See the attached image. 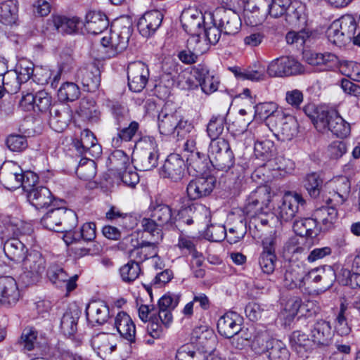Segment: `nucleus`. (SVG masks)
<instances>
[{
  "instance_id": "nucleus-1",
  "label": "nucleus",
  "mask_w": 360,
  "mask_h": 360,
  "mask_svg": "<svg viewBox=\"0 0 360 360\" xmlns=\"http://www.w3.org/2000/svg\"><path fill=\"white\" fill-rule=\"evenodd\" d=\"M210 12L202 13L195 8L184 9L180 16V20L185 32L188 34L187 45H193L200 42V34L204 27L209 22L208 14Z\"/></svg>"
},
{
  "instance_id": "nucleus-2",
  "label": "nucleus",
  "mask_w": 360,
  "mask_h": 360,
  "mask_svg": "<svg viewBox=\"0 0 360 360\" xmlns=\"http://www.w3.org/2000/svg\"><path fill=\"white\" fill-rule=\"evenodd\" d=\"M158 120L159 131L164 136L173 135L174 137L183 138L193 128L176 112H168L166 108L160 112Z\"/></svg>"
},
{
  "instance_id": "nucleus-3",
  "label": "nucleus",
  "mask_w": 360,
  "mask_h": 360,
  "mask_svg": "<svg viewBox=\"0 0 360 360\" xmlns=\"http://www.w3.org/2000/svg\"><path fill=\"white\" fill-rule=\"evenodd\" d=\"M356 29V22L352 15H345L334 21L327 30L328 41L333 45L345 43V39H351Z\"/></svg>"
},
{
  "instance_id": "nucleus-4",
  "label": "nucleus",
  "mask_w": 360,
  "mask_h": 360,
  "mask_svg": "<svg viewBox=\"0 0 360 360\" xmlns=\"http://www.w3.org/2000/svg\"><path fill=\"white\" fill-rule=\"evenodd\" d=\"M22 273L20 279L29 285L37 282L45 270V259L38 251H31L21 260Z\"/></svg>"
},
{
  "instance_id": "nucleus-5",
  "label": "nucleus",
  "mask_w": 360,
  "mask_h": 360,
  "mask_svg": "<svg viewBox=\"0 0 360 360\" xmlns=\"http://www.w3.org/2000/svg\"><path fill=\"white\" fill-rule=\"evenodd\" d=\"M110 162L118 172L122 183L130 188H134L139 182V176L131 165L129 157L122 150H115L109 157Z\"/></svg>"
},
{
  "instance_id": "nucleus-6",
  "label": "nucleus",
  "mask_w": 360,
  "mask_h": 360,
  "mask_svg": "<svg viewBox=\"0 0 360 360\" xmlns=\"http://www.w3.org/2000/svg\"><path fill=\"white\" fill-rule=\"evenodd\" d=\"M304 70L302 64L295 58L281 56L269 64L266 72L270 77H285L301 75Z\"/></svg>"
},
{
  "instance_id": "nucleus-7",
  "label": "nucleus",
  "mask_w": 360,
  "mask_h": 360,
  "mask_svg": "<svg viewBox=\"0 0 360 360\" xmlns=\"http://www.w3.org/2000/svg\"><path fill=\"white\" fill-rule=\"evenodd\" d=\"M252 347L258 352H268L269 360H289L290 352L285 344L275 339H268L265 335L256 337L252 342Z\"/></svg>"
},
{
  "instance_id": "nucleus-8",
  "label": "nucleus",
  "mask_w": 360,
  "mask_h": 360,
  "mask_svg": "<svg viewBox=\"0 0 360 360\" xmlns=\"http://www.w3.org/2000/svg\"><path fill=\"white\" fill-rule=\"evenodd\" d=\"M207 15L211 24L218 25L222 30L224 37L237 33L241 25L238 15L223 7L216 8Z\"/></svg>"
},
{
  "instance_id": "nucleus-9",
  "label": "nucleus",
  "mask_w": 360,
  "mask_h": 360,
  "mask_svg": "<svg viewBox=\"0 0 360 360\" xmlns=\"http://www.w3.org/2000/svg\"><path fill=\"white\" fill-rule=\"evenodd\" d=\"M270 189L266 186L258 187L250 193L243 207V213L248 217H257L265 213V209L271 201Z\"/></svg>"
},
{
  "instance_id": "nucleus-10",
  "label": "nucleus",
  "mask_w": 360,
  "mask_h": 360,
  "mask_svg": "<svg viewBox=\"0 0 360 360\" xmlns=\"http://www.w3.org/2000/svg\"><path fill=\"white\" fill-rule=\"evenodd\" d=\"M306 203L302 196L297 193L287 192L275 208L276 216L281 221H290Z\"/></svg>"
},
{
  "instance_id": "nucleus-11",
  "label": "nucleus",
  "mask_w": 360,
  "mask_h": 360,
  "mask_svg": "<svg viewBox=\"0 0 360 360\" xmlns=\"http://www.w3.org/2000/svg\"><path fill=\"white\" fill-rule=\"evenodd\" d=\"M141 152L138 157V165L141 170L149 171L156 167L158 162V144L153 136H144L137 143Z\"/></svg>"
},
{
  "instance_id": "nucleus-12",
  "label": "nucleus",
  "mask_w": 360,
  "mask_h": 360,
  "mask_svg": "<svg viewBox=\"0 0 360 360\" xmlns=\"http://www.w3.org/2000/svg\"><path fill=\"white\" fill-rule=\"evenodd\" d=\"M274 131H271L278 139L283 141H290L297 134V122L295 117L283 111L276 115Z\"/></svg>"
},
{
  "instance_id": "nucleus-13",
  "label": "nucleus",
  "mask_w": 360,
  "mask_h": 360,
  "mask_svg": "<svg viewBox=\"0 0 360 360\" xmlns=\"http://www.w3.org/2000/svg\"><path fill=\"white\" fill-rule=\"evenodd\" d=\"M327 188L330 196L326 202L339 205L343 204L347 199L350 193L351 184L347 176H338L327 183Z\"/></svg>"
},
{
  "instance_id": "nucleus-14",
  "label": "nucleus",
  "mask_w": 360,
  "mask_h": 360,
  "mask_svg": "<svg viewBox=\"0 0 360 360\" xmlns=\"http://www.w3.org/2000/svg\"><path fill=\"white\" fill-rule=\"evenodd\" d=\"M148 77L149 70L145 63L136 61L128 65V86L131 91L141 92L146 86Z\"/></svg>"
},
{
  "instance_id": "nucleus-15",
  "label": "nucleus",
  "mask_w": 360,
  "mask_h": 360,
  "mask_svg": "<svg viewBox=\"0 0 360 360\" xmlns=\"http://www.w3.org/2000/svg\"><path fill=\"white\" fill-rule=\"evenodd\" d=\"M186 174V165L184 159L179 154H170L162 166L161 175L172 181L179 182Z\"/></svg>"
},
{
  "instance_id": "nucleus-16",
  "label": "nucleus",
  "mask_w": 360,
  "mask_h": 360,
  "mask_svg": "<svg viewBox=\"0 0 360 360\" xmlns=\"http://www.w3.org/2000/svg\"><path fill=\"white\" fill-rule=\"evenodd\" d=\"M255 115L261 120H265L266 123L261 124L257 128V132L259 134L263 131H274L275 120L276 115L281 113L283 110L278 109V105L274 102H265L257 104L255 106Z\"/></svg>"
},
{
  "instance_id": "nucleus-17",
  "label": "nucleus",
  "mask_w": 360,
  "mask_h": 360,
  "mask_svg": "<svg viewBox=\"0 0 360 360\" xmlns=\"http://www.w3.org/2000/svg\"><path fill=\"white\" fill-rule=\"evenodd\" d=\"M243 322V317L237 312L230 311L221 316L217 321L219 333L226 338H231L240 332Z\"/></svg>"
},
{
  "instance_id": "nucleus-18",
  "label": "nucleus",
  "mask_w": 360,
  "mask_h": 360,
  "mask_svg": "<svg viewBox=\"0 0 360 360\" xmlns=\"http://www.w3.org/2000/svg\"><path fill=\"white\" fill-rule=\"evenodd\" d=\"M215 180L212 176H199L191 179L187 185L188 198L195 200L209 195L213 191Z\"/></svg>"
},
{
  "instance_id": "nucleus-19",
  "label": "nucleus",
  "mask_w": 360,
  "mask_h": 360,
  "mask_svg": "<svg viewBox=\"0 0 360 360\" xmlns=\"http://www.w3.org/2000/svg\"><path fill=\"white\" fill-rule=\"evenodd\" d=\"M306 269L304 264L300 263H290L285 267L283 275V285L285 288L293 290L304 288V276Z\"/></svg>"
},
{
  "instance_id": "nucleus-20",
  "label": "nucleus",
  "mask_w": 360,
  "mask_h": 360,
  "mask_svg": "<svg viewBox=\"0 0 360 360\" xmlns=\"http://www.w3.org/2000/svg\"><path fill=\"white\" fill-rule=\"evenodd\" d=\"M76 78L86 91H95L100 86L101 71L95 63H89L77 70Z\"/></svg>"
},
{
  "instance_id": "nucleus-21",
  "label": "nucleus",
  "mask_w": 360,
  "mask_h": 360,
  "mask_svg": "<svg viewBox=\"0 0 360 360\" xmlns=\"http://www.w3.org/2000/svg\"><path fill=\"white\" fill-rule=\"evenodd\" d=\"M85 313L89 323L92 326L103 325L111 317L109 306L101 300L89 302L86 307Z\"/></svg>"
},
{
  "instance_id": "nucleus-22",
  "label": "nucleus",
  "mask_w": 360,
  "mask_h": 360,
  "mask_svg": "<svg viewBox=\"0 0 360 360\" xmlns=\"http://www.w3.org/2000/svg\"><path fill=\"white\" fill-rule=\"evenodd\" d=\"M180 299V294L167 292L159 300L158 317L165 328H168L172 323L173 316L172 311L177 307Z\"/></svg>"
},
{
  "instance_id": "nucleus-23",
  "label": "nucleus",
  "mask_w": 360,
  "mask_h": 360,
  "mask_svg": "<svg viewBox=\"0 0 360 360\" xmlns=\"http://www.w3.org/2000/svg\"><path fill=\"white\" fill-rule=\"evenodd\" d=\"M163 19V14L158 10L146 12L139 18L137 27L139 33L144 37L152 36L160 27Z\"/></svg>"
},
{
  "instance_id": "nucleus-24",
  "label": "nucleus",
  "mask_w": 360,
  "mask_h": 360,
  "mask_svg": "<svg viewBox=\"0 0 360 360\" xmlns=\"http://www.w3.org/2000/svg\"><path fill=\"white\" fill-rule=\"evenodd\" d=\"M74 146L81 155L89 154L96 158L102 152L101 146L98 143L96 136L89 129H84L81 132L79 140L75 141Z\"/></svg>"
},
{
  "instance_id": "nucleus-25",
  "label": "nucleus",
  "mask_w": 360,
  "mask_h": 360,
  "mask_svg": "<svg viewBox=\"0 0 360 360\" xmlns=\"http://www.w3.org/2000/svg\"><path fill=\"white\" fill-rule=\"evenodd\" d=\"M326 124L323 128L324 132L326 130L330 131L334 135L340 138L347 137L350 133V126L338 114V111L330 108L327 118L324 120Z\"/></svg>"
},
{
  "instance_id": "nucleus-26",
  "label": "nucleus",
  "mask_w": 360,
  "mask_h": 360,
  "mask_svg": "<svg viewBox=\"0 0 360 360\" xmlns=\"http://www.w3.org/2000/svg\"><path fill=\"white\" fill-rule=\"evenodd\" d=\"M20 291L15 280L10 276L0 278V302L7 306L15 304L20 298Z\"/></svg>"
},
{
  "instance_id": "nucleus-27",
  "label": "nucleus",
  "mask_w": 360,
  "mask_h": 360,
  "mask_svg": "<svg viewBox=\"0 0 360 360\" xmlns=\"http://www.w3.org/2000/svg\"><path fill=\"white\" fill-rule=\"evenodd\" d=\"M49 280L57 288L65 286L68 292L73 290L76 286L77 276L70 278L64 269L58 265L54 264L49 267L47 270Z\"/></svg>"
},
{
  "instance_id": "nucleus-28",
  "label": "nucleus",
  "mask_w": 360,
  "mask_h": 360,
  "mask_svg": "<svg viewBox=\"0 0 360 360\" xmlns=\"http://www.w3.org/2000/svg\"><path fill=\"white\" fill-rule=\"evenodd\" d=\"M310 336L314 345L319 347L328 346L333 338L330 323L323 319L316 321L311 328Z\"/></svg>"
},
{
  "instance_id": "nucleus-29",
  "label": "nucleus",
  "mask_w": 360,
  "mask_h": 360,
  "mask_svg": "<svg viewBox=\"0 0 360 360\" xmlns=\"http://www.w3.org/2000/svg\"><path fill=\"white\" fill-rule=\"evenodd\" d=\"M27 197L30 203L37 210L55 205L53 195L46 186H38L31 188Z\"/></svg>"
},
{
  "instance_id": "nucleus-30",
  "label": "nucleus",
  "mask_w": 360,
  "mask_h": 360,
  "mask_svg": "<svg viewBox=\"0 0 360 360\" xmlns=\"http://www.w3.org/2000/svg\"><path fill=\"white\" fill-rule=\"evenodd\" d=\"M117 338L114 333H98L92 336L91 345L98 354H110L117 347Z\"/></svg>"
},
{
  "instance_id": "nucleus-31",
  "label": "nucleus",
  "mask_w": 360,
  "mask_h": 360,
  "mask_svg": "<svg viewBox=\"0 0 360 360\" xmlns=\"http://www.w3.org/2000/svg\"><path fill=\"white\" fill-rule=\"evenodd\" d=\"M210 217V211L205 205L202 204L195 205L190 207L189 209L181 210L179 212V218L177 221L176 226L175 229H179L183 225H191L193 223V219H202L205 221L209 220Z\"/></svg>"
},
{
  "instance_id": "nucleus-32",
  "label": "nucleus",
  "mask_w": 360,
  "mask_h": 360,
  "mask_svg": "<svg viewBox=\"0 0 360 360\" xmlns=\"http://www.w3.org/2000/svg\"><path fill=\"white\" fill-rule=\"evenodd\" d=\"M323 206L316 209L314 212V217L317 226H320V231H327L333 229L338 221V213L335 205Z\"/></svg>"
},
{
  "instance_id": "nucleus-33",
  "label": "nucleus",
  "mask_w": 360,
  "mask_h": 360,
  "mask_svg": "<svg viewBox=\"0 0 360 360\" xmlns=\"http://www.w3.org/2000/svg\"><path fill=\"white\" fill-rule=\"evenodd\" d=\"M321 37L318 30L305 27L299 31L290 30L285 34V41L288 45H305L314 44Z\"/></svg>"
},
{
  "instance_id": "nucleus-34",
  "label": "nucleus",
  "mask_w": 360,
  "mask_h": 360,
  "mask_svg": "<svg viewBox=\"0 0 360 360\" xmlns=\"http://www.w3.org/2000/svg\"><path fill=\"white\" fill-rule=\"evenodd\" d=\"M114 324L122 338L130 343L135 342L136 326L131 317L126 312H119L115 318Z\"/></svg>"
},
{
  "instance_id": "nucleus-35",
  "label": "nucleus",
  "mask_w": 360,
  "mask_h": 360,
  "mask_svg": "<svg viewBox=\"0 0 360 360\" xmlns=\"http://www.w3.org/2000/svg\"><path fill=\"white\" fill-rule=\"evenodd\" d=\"M49 125L56 132H63L72 119L70 109L64 105L55 106L50 112Z\"/></svg>"
},
{
  "instance_id": "nucleus-36",
  "label": "nucleus",
  "mask_w": 360,
  "mask_h": 360,
  "mask_svg": "<svg viewBox=\"0 0 360 360\" xmlns=\"http://www.w3.org/2000/svg\"><path fill=\"white\" fill-rule=\"evenodd\" d=\"M69 218H76V214L72 210H67L63 207L53 208L49 211L41 219V224L49 230H55L56 226L62 224Z\"/></svg>"
},
{
  "instance_id": "nucleus-37",
  "label": "nucleus",
  "mask_w": 360,
  "mask_h": 360,
  "mask_svg": "<svg viewBox=\"0 0 360 360\" xmlns=\"http://www.w3.org/2000/svg\"><path fill=\"white\" fill-rule=\"evenodd\" d=\"M303 59L309 65H325L329 69L337 68L339 58L331 53H317L310 49H305L302 52Z\"/></svg>"
},
{
  "instance_id": "nucleus-38",
  "label": "nucleus",
  "mask_w": 360,
  "mask_h": 360,
  "mask_svg": "<svg viewBox=\"0 0 360 360\" xmlns=\"http://www.w3.org/2000/svg\"><path fill=\"white\" fill-rule=\"evenodd\" d=\"M22 169L16 164L11 163L0 172V178L4 186L8 190H15L23 184Z\"/></svg>"
},
{
  "instance_id": "nucleus-39",
  "label": "nucleus",
  "mask_w": 360,
  "mask_h": 360,
  "mask_svg": "<svg viewBox=\"0 0 360 360\" xmlns=\"http://www.w3.org/2000/svg\"><path fill=\"white\" fill-rule=\"evenodd\" d=\"M150 215L163 229H175L176 220L173 216L172 208L169 205L157 204L151 209Z\"/></svg>"
},
{
  "instance_id": "nucleus-40",
  "label": "nucleus",
  "mask_w": 360,
  "mask_h": 360,
  "mask_svg": "<svg viewBox=\"0 0 360 360\" xmlns=\"http://www.w3.org/2000/svg\"><path fill=\"white\" fill-rule=\"evenodd\" d=\"M108 20L105 14L101 11H91L86 15L85 28L94 35H101L108 27Z\"/></svg>"
},
{
  "instance_id": "nucleus-41",
  "label": "nucleus",
  "mask_w": 360,
  "mask_h": 360,
  "mask_svg": "<svg viewBox=\"0 0 360 360\" xmlns=\"http://www.w3.org/2000/svg\"><path fill=\"white\" fill-rule=\"evenodd\" d=\"M330 108L326 105L316 106L313 103L306 105L303 110L307 116L312 121L314 127L318 131H323L326 122L324 120L327 118Z\"/></svg>"
},
{
  "instance_id": "nucleus-42",
  "label": "nucleus",
  "mask_w": 360,
  "mask_h": 360,
  "mask_svg": "<svg viewBox=\"0 0 360 360\" xmlns=\"http://www.w3.org/2000/svg\"><path fill=\"white\" fill-rule=\"evenodd\" d=\"M4 252L10 260L20 262L25 256L27 250L19 239L10 238L4 243Z\"/></svg>"
},
{
  "instance_id": "nucleus-43",
  "label": "nucleus",
  "mask_w": 360,
  "mask_h": 360,
  "mask_svg": "<svg viewBox=\"0 0 360 360\" xmlns=\"http://www.w3.org/2000/svg\"><path fill=\"white\" fill-rule=\"evenodd\" d=\"M263 131L257 133L258 139L255 142L254 150L255 153L257 157L263 160H268L271 158L276 152V147L274 142L271 140L266 139L269 134Z\"/></svg>"
},
{
  "instance_id": "nucleus-44",
  "label": "nucleus",
  "mask_w": 360,
  "mask_h": 360,
  "mask_svg": "<svg viewBox=\"0 0 360 360\" xmlns=\"http://www.w3.org/2000/svg\"><path fill=\"white\" fill-rule=\"evenodd\" d=\"M291 0H259L258 5L262 8H266V14L277 18L287 14L290 8Z\"/></svg>"
},
{
  "instance_id": "nucleus-45",
  "label": "nucleus",
  "mask_w": 360,
  "mask_h": 360,
  "mask_svg": "<svg viewBox=\"0 0 360 360\" xmlns=\"http://www.w3.org/2000/svg\"><path fill=\"white\" fill-rule=\"evenodd\" d=\"M158 242L142 241L137 248L130 250V258L139 264L152 257L156 256L158 252Z\"/></svg>"
},
{
  "instance_id": "nucleus-46",
  "label": "nucleus",
  "mask_w": 360,
  "mask_h": 360,
  "mask_svg": "<svg viewBox=\"0 0 360 360\" xmlns=\"http://www.w3.org/2000/svg\"><path fill=\"white\" fill-rule=\"evenodd\" d=\"M18 19V3L16 0H7L0 4V22L12 26Z\"/></svg>"
},
{
  "instance_id": "nucleus-47",
  "label": "nucleus",
  "mask_w": 360,
  "mask_h": 360,
  "mask_svg": "<svg viewBox=\"0 0 360 360\" xmlns=\"http://www.w3.org/2000/svg\"><path fill=\"white\" fill-rule=\"evenodd\" d=\"M191 340L203 348H211L210 345L215 342V335L213 330L207 326H200L193 330Z\"/></svg>"
},
{
  "instance_id": "nucleus-48",
  "label": "nucleus",
  "mask_w": 360,
  "mask_h": 360,
  "mask_svg": "<svg viewBox=\"0 0 360 360\" xmlns=\"http://www.w3.org/2000/svg\"><path fill=\"white\" fill-rule=\"evenodd\" d=\"M20 343L24 349L32 351L46 344V340L41 335L39 336L38 332L34 328H26L22 333Z\"/></svg>"
},
{
  "instance_id": "nucleus-49",
  "label": "nucleus",
  "mask_w": 360,
  "mask_h": 360,
  "mask_svg": "<svg viewBox=\"0 0 360 360\" xmlns=\"http://www.w3.org/2000/svg\"><path fill=\"white\" fill-rule=\"evenodd\" d=\"M96 238V224L93 222L85 223L79 232H68L64 236V240L68 245L74 241L82 239L85 241H91Z\"/></svg>"
},
{
  "instance_id": "nucleus-50",
  "label": "nucleus",
  "mask_w": 360,
  "mask_h": 360,
  "mask_svg": "<svg viewBox=\"0 0 360 360\" xmlns=\"http://www.w3.org/2000/svg\"><path fill=\"white\" fill-rule=\"evenodd\" d=\"M80 311L77 309H69L63 314L60 321V328L65 335H73L77 330V322Z\"/></svg>"
},
{
  "instance_id": "nucleus-51",
  "label": "nucleus",
  "mask_w": 360,
  "mask_h": 360,
  "mask_svg": "<svg viewBox=\"0 0 360 360\" xmlns=\"http://www.w3.org/2000/svg\"><path fill=\"white\" fill-rule=\"evenodd\" d=\"M53 23L58 32L72 34L77 32L79 20L77 17L68 18L63 15H53Z\"/></svg>"
},
{
  "instance_id": "nucleus-52",
  "label": "nucleus",
  "mask_w": 360,
  "mask_h": 360,
  "mask_svg": "<svg viewBox=\"0 0 360 360\" xmlns=\"http://www.w3.org/2000/svg\"><path fill=\"white\" fill-rule=\"evenodd\" d=\"M317 224L314 217L296 220L293 224V231L302 237L314 238L317 236Z\"/></svg>"
},
{
  "instance_id": "nucleus-53",
  "label": "nucleus",
  "mask_w": 360,
  "mask_h": 360,
  "mask_svg": "<svg viewBox=\"0 0 360 360\" xmlns=\"http://www.w3.org/2000/svg\"><path fill=\"white\" fill-rule=\"evenodd\" d=\"M119 271L122 281L128 283L134 281L141 274L140 264L132 258L122 266Z\"/></svg>"
},
{
  "instance_id": "nucleus-54",
  "label": "nucleus",
  "mask_w": 360,
  "mask_h": 360,
  "mask_svg": "<svg viewBox=\"0 0 360 360\" xmlns=\"http://www.w3.org/2000/svg\"><path fill=\"white\" fill-rule=\"evenodd\" d=\"M139 127L137 122H131L128 127H124L120 129L118 127V133L116 136L112 139V144L114 147L118 148L121 146L122 141H129L136 134Z\"/></svg>"
},
{
  "instance_id": "nucleus-55",
  "label": "nucleus",
  "mask_w": 360,
  "mask_h": 360,
  "mask_svg": "<svg viewBox=\"0 0 360 360\" xmlns=\"http://www.w3.org/2000/svg\"><path fill=\"white\" fill-rule=\"evenodd\" d=\"M226 119L224 115H214L207 126V133L210 139H220L224 130Z\"/></svg>"
},
{
  "instance_id": "nucleus-56",
  "label": "nucleus",
  "mask_w": 360,
  "mask_h": 360,
  "mask_svg": "<svg viewBox=\"0 0 360 360\" xmlns=\"http://www.w3.org/2000/svg\"><path fill=\"white\" fill-rule=\"evenodd\" d=\"M80 96V89L74 82H66L58 90V99L63 102H72Z\"/></svg>"
},
{
  "instance_id": "nucleus-57",
  "label": "nucleus",
  "mask_w": 360,
  "mask_h": 360,
  "mask_svg": "<svg viewBox=\"0 0 360 360\" xmlns=\"http://www.w3.org/2000/svg\"><path fill=\"white\" fill-rule=\"evenodd\" d=\"M322 184V179L320 175L316 172L308 174L304 178V186L311 198H316L319 196Z\"/></svg>"
},
{
  "instance_id": "nucleus-58",
  "label": "nucleus",
  "mask_w": 360,
  "mask_h": 360,
  "mask_svg": "<svg viewBox=\"0 0 360 360\" xmlns=\"http://www.w3.org/2000/svg\"><path fill=\"white\" fill-rule=\"evenodd\" d=\"M290 343L295 351L301 352L302 350H308L311 346L312 341L306 333L295 330L290 336Z\"/></svg>"
},
{
  "instance_id": "nucleus-59",
  "label": "nucleus",
  "mask_w": 360,
  "mask_h": 360,
  "mask_svg": "<svg viewBox=\"0 0 360 360\" xmlns=\"http://www.w3.org/2000/svg\"><path fill=\"white\" fill-rule=\"evenodd\" d=\"M77 176L84 181L92 179L96 174V166L94 160L86 158L80 160L76 169Z\"/></svg>"
},
{
  "instance_id": "nucleus-60",
  "label": "nucleus",
  "mask_w": 360,
  "mask_h": 360,
  "mask_svg": "<svg viewBox=\"0 0 360 360\" xmlns=\"http://www.w3.org/2000/svg\"><path fill=\"white\" fill-rule=\"evenodd\" d=\"M341 73L351 79L360 82V63L352 60H340L338 66Z\"/></svg>"
},
{
  "instance_id": "nucleus-61",
  "label": "nucleus",
  "mask_w": 360,
  "mask_h": 360,
  "mask_svg": "<svg viewBox=\"0 0 360 360\" xmlns=\"http://www.w3.org/2000/svg\"><path fill=\"white\" fill-rule=\"evenodd\" d=\"M347 309L346 304L341 303L335 321V330L340 336H347L352 331V328L349 325L345 316Z\"/></svg>"
},
{
  "instance_id": "nucleus-62",
  "label": "nucleus",
  "mask_w": 360,
  "mask_h": 360,
  "mask_svg": "<svg viewBox=\"0 0 360 360\" xmlns=\"http://www.w3.org/2000/svg\"><path fill=\"white\" fill-rule=\"evenodd\" d=\"M302 304V299L299 297H291L286 302L284 309L281 314L286 323H290L294 319L297 315Z\"/></svg>"
},
{
  "instance_id": "nucleus-63",
  "label": "nucleus",
  "mask_w": 360,
  "mask_h": 360,
  "mask_svg": "<svg viewBox=\"0 0 360 360\" xmlns=\"http://www.w3.org/2000/svg\"><path fill=\"white\" fill-rule=\"evenodd\" d=\"M259 0H250L244 10V18L250 25H257L260 20L258 14H266V8H262L258 5Z\"/></svg>"
},
{
  "instance_id": "nucleus-64",
  "label": "nucleus",
  "mask_w": 360,
  "mask_h": 360,
  "mask_svg": "<svg viewBox=\"0 0 360 360\" xmlns=\"http://www.w3.org/2000/svg\"><path fill=\"white\" fill-rule=\"evenodd\" d=\"M176 360H205V354L191 345H184L178 349Z\"/></svg>"
}]
</instances>
